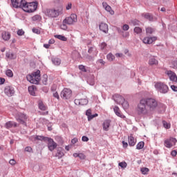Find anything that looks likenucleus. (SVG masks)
<instances>
[{"mask_svg":"<svg viewBox=\"0 0 177 177\" xmlns=\"http://www.w3.org/2000/svg\"><path fill=\"white\" fill-rule=\"evenodd\" d=\"M19 8L23 9L24 12L26 13H34L37 8H38V3L37 2H31L27 3L26 1H21V5H19Z\"/></svg>","mask_w":177,"mask_h":177,"instance_id":"nucleus-1","label":"nucleus"},{"mask_svg":"<svg viewBox=\"0 0 177 177\" xmlns=\"http://www.w3.org/2000/svg\"><path fill=\"white\" fill-rule=\"evenodd\" d=\"M136 111L138 115H147V114H149L150 111L145 100L142 99L140 100L137 105Z\"/></svg>","mask_w":177,"mask_h":177,"instance_id":"nucleus-2","label":"nucleus"},{"mask_svg":"<svg viewBox=\"0 0 177 177\" xmlns=\"http://www.w3.org/2000/svg\"><path fill=\"white\" fill-rule=\"evenodd\" d=\"M26 80L27 81L30 82V84H35V85H38L41 80V71L37 70L36 72L28 75V76H26Z\"/></svg>","mask_w":177,"mask_h":177,"instance_id":"nucleus-3","label":"nucleus"},{"mask_svg":"<svg viewBox=\"0 0 177 177\" xmlns=\"http://www.w3.org/2000/svg\"><path fill=\"white\" fill-rule=\"evenodd\" d=\"M142 100H145L149 111L156 110L157 106H158V102L154 98H142Z\"/></svg>","mask_w":177,"mask_h":177,"instance_id":"nucleus-4","label":"nucleus"},{"mask_svg":"<svg viewBox=\"0 0 177 177\" xmlns=\"http://www.w3.org/2000/svg\"><path fill=\"white\" fill-rule=\"evenodd\" d=\"M155 88L156 91H158V92L163 94L168 93V91H169V88H168V86L161 82L156 83Z\"/></svg>","mask_w":177,"mask_h":177,"instance_id":"nucleus-5","label":"nucleus"},{"mask_svg":"<svg viewBox=\"0 0 177 177\" xmlns=\"http://www.w3.org/2000/svg\"><path fill=\"white\" fill-rule=\"evenodd\" d=\"M60 13H62V11H60L59 9H47L45 11L46 16L50 17V19L59 17V16H60Z\"/></svg>","mask_w":177,"mask_h":177,"instance_id":"nucleus-6","label":"nucleus"},{"mask_svg":"<svg viewBox=\"0 0 177 177\" xmlns=\"http://www.w3.org/2000/svg\"><path fill=\"white\" fill-rule=\"evenodd\" d=\"M60 96L62 99L68 100L73 96V91H71L70 88H64L63 91H61Z\"/></svg>","mask_w":177,"mask_h":177,"instance_id":"nucleus-7","label":"nucleus"},{"mask_svg":"<svg viewBox=\"0 0 177 177\" xmlns=\"http://www.w3.org/2000/svg\"><path fill=\"white\" fill-rule=\"evenodd\" d=\"M78 19H77V15L71 14L70 17L65 18L64 20V24H66L68 26H71L74 24V23H77Z\"/></svg>","mask_w":177,"mask_h":177,"instance_id":"nucleus-8","label":"nucleus"},{"mask_svg":"<svg viewBox=\"0 0 177 177\" xmlns=\"http://www.w3.org/2000/svg\"><path fill=\"white\" fill-rule=\"evenodd\" d=\"M48 142L47 146L50 151H53L56 147H57V143L55 142V140L50 138H46Z\"/></svg>","mask_w":177,"mask_h":177,"instance_id":"nucleus-9","label":"nucleus"},{"mask_svg":"<svg viewBox=\"0 0 177 177\" xmlns=\"http://www.w3.org/2000/svg\"><path fill=\"white\" fill-rule=\"evenodd\" d=\"M177 140L175 138H170L169 139H167L165 140V146L167 149H171L173 146H175L176 145Z\"/></svg>","mask_w":177,"mask_h":177,"instance_id":"nucleus-10","label":"nucleus"},{"mask_svg":"<svg viewBox=\"0 0 177 177\" xmlns=\"http://www.w3.org/2000/svg\"><path fill=\"white\" fill-rule=\"evenodd\" d=\"M15 88L13 86H7L4 88V93L8 96V97H11L15 95Z\"/></svg>","mask_w":177,"mask_h":177,"instance_id":"nucleus-11","label":"nucleus"},{"mask_svg":"<svg viewBox=\"0 0 177 177\" xmlns=\"http://www.w3.org/2000/svg\"><path fill=\"white\" fill-rule=\"evenodd\" d=\"M165 74L168 75L170 81H173V82H177V76L176 74L172 71H166Z\"/></svg>","mask_w":177,"mask_h":177,"instance_id":"nucleus-12","label":"nucleus"},{"mask_svg":"<svg viewBox=\"0 0 177 177\" xmlns=\"http://www.w3.org/2000/svg\"><path fill=\"white\" fill-rule=\"evenodd\" d=\"M74 102L75 104L79 106H86L89 103V101L86 98L75 99Z\"/></svg>","mask_w":177,"mask_h":177,"instance_id":"nucleus-13","label":"nucleus"},{"mask_svg":"<svg viewBox=\"0 0 177 177\" xmlns=\"http://www.w3.org/2000/svg\"><path fill=\"white\" fill-rule=\"evenodd\" d=\"M25 120H27V115L24 113H19V118H17V121L20 122L22 125H27Z\"/></svg>","mask_w":177,"mask_h":177,"instance_id":"nucleus-14","label":"nucleus"},{"mask_svg":"<svg viewBox=\"0 0 177 177\" xmlns=\"http://www.w3.org/2000/svg\"><path fill=\"white\" fill-rule=\"evenodd\" d=\"M113 99L114 102H115V103H117L118 104H121V103H122V102H124V100H125V98H124L120 94L113 95Z\"/></svg>","mask_w":177,"mask_h":177,"instance_id":"nucleus-15","label":"nucleus"},{"mask_svg":"<svg viewBox=\"0 0 177 177\" xmlns=\"http://www.w3.org/2000/svg\"><path fill=\"white\" fill-rule=\"evenodd\" d=\"M154 41H157V37H147L142 39V42L148 45H150V44H153Z\"/></svg>","mask_w":177,"mask_h":177,"instance_id":"nucleus-16","label":"nucleus"},{"mask_svg":"<svg viewBox=\"0 0 177 177\" xmlns=\"http://www.w3.org/2000/svg\"><path fill=\"white\" fill-rule=\"evenodd\" d=\"M99 28L100 31H102V32H104L105 34H107L109 32V25L104 22H102L99 25Z\"/></svg>","mask_w":177,"mask_h":177,"instance_id":"nucleus-17","label":"nucleus"},{"mask_svg":"<svg viewBox=\"0 0 177 177\" xmlns=\"http://www.w3.org/2000/svg\"><path fill=\"white\" fill-rule=\"evenodd\" d=\"M149 66H158V60L156 59V57L151 56L149 57V59L148 62Z\"/></svg>","mask_w":177,"mask_h":177,"instance_id":"nucleus-18","label":"nucleus"},{"mask_svg":"<svg viewBox=\"0 0 177 177\" xmlns=\"http://www.w3.org/2000/svg\"><path fill=\"white\" fill-rule=\"evenodd\" d=\"M5 128L9 129V128H17V124L13 121H8L5 124Z\"/></svg>","mask_w":177,"mask_h":177,"instance_id":"nucleus-19","label":"nucleus"},{"mask_svg":"<svg viewBox=\"0 0 177 177\" xmlns=\"http://www.w3.org/2000/svg\"><path fill=\"white\" fill-rule=\"evenodd\" d=\"M102 6L106 12H109L110 15H114V10L111 9V7L107 4L106 2H102Z\"/></svg>","mask_w":177,"mask_h":177,"instance_id":"nucleus-20","label":"nucleus"},{"mask_svg":"<svg viewBox=\"0 0 177 177\" xmlns=\"http://www.w3.org/2000/svg\"><path fill=\"white\" fill-rule=\"evenodd\" d=\"M63 156H64V152L63 148H62V147L57 148V153L55 154V157H57V158L60 159Z\"/></svg>","mask_w":177,"mask_h":177,"instance_id":"nucleus-21","label":"nucleus"},{"mask_svg":"<svg viewBox=\"0 0 177 177\" xmlns=\"http://www.w3.org/2000/svg\"><path fill=\"white\" fill-rule=\"evenodd\" d=\"M21 1H26V0H11V3L13 8L18 9L20 5H21Z\"/></svg>","mask_w":177,"mask_h":177,"instance_id":"nucleus-22","label":"nucleus"},{"mask_svg":"<svg viewBox=\"0 0 177 177\" xmlns=\"http://www.w3.org/2000/svg\"><path fill=\"white\" fill-rule=\"evenodd\" d=\"M6 57H7V59H9L10 60H15L17 59V55L14 53L8 52L6 53Z\"/></svg>","mask_w":177,"mask_h":177,"instance_id":"nucleus-23","label":"nucleus"},{"mask_svg":"<svg viewBox=\"0 0 177 177\" xmlns=\"http://www.w3.org/2000/svg\"><path fill=\"white\" fill-rule=\"evenodd\" d=\"M113 111L118 117H120V118H124V117H125L122 113H121V111H120V108L118 106H115L113 108Z\"/></svg>","mask_w":177,"mask_h":177,"instance_id":"nucleus-24","label":"nucleus"},{"mask_svg":"<svg viewBox=\"0 0 177 177\" xmlns=\"http://www.w3.org/2000/svg\"><path fill=\"white\" fill-rule=\"evenodd\" d=\"M1 37L4 41H9L10 39V32L3 31L1 33Z\"/></svg>","mask_w":177,"mask_h":177,"instance_id":"nucleus-25","label":"nucleus"},{"mask_svg":"<svg viewBox=\"0 0 177 177\" xmlns=\"http://www.w3.org/2000/svg\"><path fill=\"white\" fill-rule=\"evenodd\" d=\"M28 92L32 96H35V92H37V86L34 85L29 86Z\"/></svg>","mask_w":177,"mask_h":177,"instance_id":"nucleus-26","label":"nucleus"},{"mask_svg":"<svg viewBox=\"0 0 177 177\" xmlns=\"http://www.w3.org/2000/svg\"><path fill=\"white\" fill-rule=\"evenodd\" d=\"M32 140L35 142V140H44V142H46V139H48V137H44L42 136H35L32 137Z\"/></svg>","mask_w":177,"mask_h":177,"instance_id":"nucleus-27","label":"nucleus"},{"mask_svg":"<svg viewBox=\"0 0 177 177\" xmlns=\"http://www.w3.org/2000/svg\"><path fill=\"white\" fill-rule=\"evenodd\" d=\"M136 145V140H135V138L133 136H129V145L132 147Z\"/></svg>","mask_w":177,"mask_h":177,"instance_id":"nucleus-28","label":"nucleus"},{"mask_svg":"<svg viewBox=\"0 0 177 177\" xmlns=\"http://www.w3.org/2000/svg\"><path fill=\"white\" fill-rule=\"evenodd\" d=\"M110 122L111 121L109 120H105L103 122L102 127H103L104 131H109V128H110Z\"/></svg>","mask_w":177,"mask_h":177,"instance_id":"nucleus-29","label":"nucleus"},{"mask_svg":"<svg viewBox=\"0 0 177 177\" xmlns=\"http://www.w3.org/2000/svg\"><path fill=\"white\" fill-rule=\"evenodd\" d=\"M142 17H145V19H147V20H149V21H153V15L150 13H145L142 14Z\"/></svg>","mask_w":177,"mask_h":177,"instance_id":"nucleus-30","label":"nucleus"},{"mask_svg":"<svg viewBox=\"0 0 177 177\" xmlns=\"http://www.w3.org/2000/svg\"><path fill=\"white\" fill-rule=\"evenodd\" d=\"M51 61L55 66H60L62 64V59L60 58H52Z\"/></svg>","mask_w":177,"mask_h":177,"instance_id":"nucleus-31","label":"nucleus"},{"mask_svg":"<svg viewBox=\"0 0 177 177\" xmlns=\"http://www.w3.org/2000/svg\"><path fill=\"white\" fill-rule=\"evenodd\" d=\"M147 35H150V34H153L156 32V28L151 27H147L145 28Z\"/></svg>","mask_w":177,"mask_h":177,"instance_id":"nucleus-32","label":"nucleus"},{"mask_svg":"<svg viewBox=\"0 0 177 177\" xmlns=\"http://www.w3.org/2000/svg\"><path fill=\"white\" fill-rule=\"evenodd\" d=\"M157 107L160 111H165L167 106L162 103H158Z\"/></svg>","mask_w":177,"mask_h":177,"instance_id":"nucleus-33","label":"nucleus"},{"mask_svg":"<svg viewBox=\"0 0 177 177\" xmlns=\"http://www.w3.org/2000/svg\"><path fill=\"white\" fill-rule=\"evenodd\" d=\"M55 38H57V39H59L60 41H67V37H66L64 35H55Z\"/></svg>","mask_w":177,"mask_h":177,"instance_id":"nucleus-34","label":"nucleus"},{"mask_svg":"<svg viewBox=\"0 0 177 177\" xmlns=\"http://www.w3.org/2000/svg\"><path fill=\"white\" fill-rule=\"evenodd\" d=\"M32 21H41L42 20V17L39 15H36L32 17Z\"/></svg>","mask_w":177,"mask_h":177,"instance_id":"nucleus-35","label":"nucleus"},{"mask_svg":"<svg viewBox=\"0 0 177 177\" xmlns=\"http://www.w3.org/2000/svg\"><path fill=\"white\" fill-rule=\"evenodd\" d=\"M143 147H145V142L143 141L139 142L136 145L137 150H142Z\"/></svg>","mask_w":177,"mask_h":177,"instance_id":"nucleus-36","label":"nucleus"},{"mask_svg":"<svg viewBox=\"0 0 177 177\" xmlns=\"http://www.w3.org/2000/svg\"><path fill=\"white\" fill-rule=\"evenodd\" d=\"M120 104H122L124 110H127V109L129 107V104L128 103V101H126L125 100H123V102L120 103Z\"/></svg>","mask_w":177,"mask_h":177,"instance_id":"nucleus-37","label":"nucleus"},{"mask_svg":"<svg viewBox=\"0 0 177 177\" xmlns=\"http://www.w3.org/2000/svg\"><path fill=\"white\" fill-rule=\"evenodd\" d=\"M39 110H41L42 111H45V110H46V106H45V104H44V102H40L39 103Z\"/></svg>","mask_w":177,"mask_h":177,"instance_id":"nucleus-38","label":"nucleus"},{"mask_svg":"<svg viewBox=\"0 0 177 177\" xmlns=\"http://www.w3.org/2000/svg\"><path fill=\"white\" fill-rule=\"evenodd\" d=\"M106 59L108 60H109V62H113V60H114L115 59V56H114L113 55H112L111 53H109L106 55Z\"/></svg>","mask_w":177,"mask_h":177,"instance_id":"nucleus-39","label":"nucleus"},{"mask_svg":"<svg viewBox=\"0 0 177 177\" xmlns=\"http://www.w3.org/2000/svg\"><path fill=\"white\" fill-rule=\"evenodd\" d=\"M6 75H7V77H10V78H12V77H13V71H12V70L10 69H8L6 71Z\"/></svg>","mask_w":177,"mask_h":177,"instance_id":"nucleus-40","label":"nucleus"},{"mask_svg":"<svg viewBox=\"0 0 177 177\" xmlns=\"http://www.w3.org/2000/svg\"><path fill=\"white\" fill-rule=\"evenodd\" d=\"M133 32L136 34H142V28L140 27H135L133 29Z\"/></svg>","mask_w":177,"mask_h":177,"instance_id":"nucleus-41","label":"nucleus"},{"mask_svg":"<svg viewBox=\"0 0 177 177\" xmlns=\"http://www.w3.org/2000/svg\"><path fill=\"white\" fill-rule=\"evenodd\" d=\"M163 127L166 129H169L171 128V124H169L168 122H167L165 120L162 121Z\"/></svg>","mask_w":177,"mask_h":177,"instance_id":"nucleus-42","label":"nucleus"},{"mask_svg":"<svg viewBox=\"0 0 177 177\" xmlns=\"http://www.w3.org/2000/svg\"><path fill=\"white\" fill-rule=\"evenodd\" d=\"M131 23L133 26H139L140 21L138 19H133L131 21Z\"/></svg>","mask_w":177,"mask_h":177,"instance_id":"nucleus-43","label":"nucleus"},{"mask_svg":"<svg viewBox=\"0 0 177 177\" xmlns=\"http://www.w3.org/2000/svg\"><path fill=\"white\" fill-rule=\"evenodd\" d=\"M118 165L121 168H127V167L128 166V164H127V162H119Z\"/></svg>","mask_w":177,"mask_h":177,"instance_id":"nucleus-44","label":"nucleus"},{"mask_svg":"<svg viewBox=\"0 0 177 177\" xmlns=\"http://www.w3.org/2000/svg\"><path fill=\"white\" fill-rule=\"evenodd\" d=\"M171 67L175 70H177V60L171 62Z\"/></svg>","mask_w":177,"mask_h":177,"instance_id":"nucleus-45","label":"nucleus"},{"mask_svg":"<svg viewBox=\"0 0 177 177\" xmlns=\"http://www.w3.org/2000/svg\"><path fill=\"white\" fill-rule=\"evenodd\" d=\"M95 50H96V48L90 47L88 50V53H89L90 55H92V53H93V52H95Z\"/></svg>","mask_w":177,"mask_h":177,"instance_id":"nucleus-46","label":"nucleus"},{"mask_svg":"<svg viewBox=\"0 0 177 177\" xmlns=\"http://www.w3.org/2000/svg\"><path fill=\"white\" fill-rule=\"evenodd\" d=\"M100 49L102 50L106 49V48H107V44H106V42H102L101 44H100Z\"/></svg>","mask_w":177,"mask_h":177,"instance_id":"nucleus-47","label":"nucleus"},{"mask_svg":"<svg viewBox=\"0 0 177 177\" xmlns=\"http://www.w3.org/2000/svg\"><path fill=\"white\" fill-rule=\"evenodd\" d=\"M149 171V169L147 167L142 168L141 169V172L143 175H146Z\"/></svg>","mask_w":177,"mask_h":177,"instance_id":"nucleus-48","label":"nucleus"},{"mask_svg":"<svg viewBox=\"0 0 177 177\" xmlns=\"http://www.w3.org/2000/svg\"><path fill=\"white\" fill-rule=\"evenodd\" d=\"M97 115H99L97 113H95L93 115H91V116H89L88 118V121H92V120H93V118H95V117H97Z\"/></svg>","mask_w":177,"mask_h":177,"instance_id":"nucleus-49","label":"nucleus"},{"mask_svg":"<svg viewBox=\"0 0 177 177\" xmlns=\"http://www.w3.org/2000/svg\"><path fill=\"white\" fill-rule=\"evenodd\" d=\"M79 69H80L81 71H83V73H86V68H85V66L84 65H80Z\"/></svg>","mask_w":177,"mask_h":177,"instance_id":"nucleus-50","label":"nucleus"},{"mask_svg":"<svg viewBox=\"0 0 177 177\" xmlns=\"http://www.w3.org/2000/svg\"><path fill=\"white\" fill-rule=\"evenodd\" d=\"M85 57L87 60H89L90 62L93 61V57L92 55H86Z\"/></svg>","mask_w":177,"mask_h":177,"instance_id":"nucleus-51","label":"nucleus"},{"mask_svg":"<svg viewBox=\"0 0 177 177\" xmlns=\"http://www.w3.org/2000/svg\"><path fill=\"white\" fill-rule=\"evenodd\" d=\"M66 24H64V21H63L62 24L61 25L62 30H67V25Z\"/></svg>","mask_w":177,"mask_h":177,"instance_id":"nucleus-52","label":"nucleus"},{"mask_svg":"<svg viewBox=\"0 0 177 177\" xmlns=\"http://www.w3.org/2000/svg\"><path fill=\"white\" fill-rule=\"evenodd\" d=\"M32 32H34L35 34H41V30L37 29V28H33L32 30Z\"/></svg>","mask_w":177,"mask_h":177,"instance_id":"nucleus-53","label":"nucleus"},{"mask_svg":"<svg viewBox=\"0 0 177 177\" xmlns=\"http://www.w3.org/2000/svg\"><path fill=\"white\" fill-rule=\"evenodd\" d=\"M123 31H128L129 30V26L128 24H124L122 26Z\"/></svg>","mask_w":177,"mask_h":177,"instance_id":"nucleus-54","label":"nucleus"},{"mask_svg":"<svg viewBox=\"0 0 177 177\" xmlns=\"http://www.w3.org/2000/svg\"><path fill=\"white\" fill-rule=\"evenodd\" d=\"M53 95L54 97H55V99H57V100H59V99H60V97L59 96V93H57V91H55L53 93Z\"/></svg>","mask_w":177,"mask_h":177,"instance_id":"nucleus-55","label":"nucleus"},{"mask_svg":"<svg viewBox=\"0 0 177 177\" xmlns=\"http://www.w3.org/2000/svg\"><path fill=\"white\" fill-rule=\"evenodd\" d=\"M25 151H27L28 153H31L32 152V148H31V147H26L25 148Z\"/></svg>","mask_w":177,"mask_h":177,"instance_id":"nucleus-56","label":"nucleus"},{"mask_svg":"<svg viewBox=\"0 0 177 177\" xmlns=\"http://www.w3.org/2000/svg\"><path fill=\"white\" fill-rule=\"evenodd\" d=\"M92 115V110L91 109H88L86 111V115L87 116V118H88L89 116H91Z\"/></svg>","mask_w":177,"mask_h":177,"instance_id":"nucleus-57","label":"nucleus"},{"mask_svg":"<svg viewBox=\"0 0 177 177\" xmlns=\"http://www.w3.org/2000/svg\"><path fill=\"white\" fill-rule=\"evenodd\" d=\"M17 35L21 36V35H24V30H23L22 29H20L17 31Z\"/></svg>","mask_w":177,"mask_h":177,"instance_id":"nucleus-58","label":"nucleus"},{"mask_svg":"<svg viewBox=\"0 0 177 177\" xmlns=\"http://www.w3.org/2000/svg\"><path fill=\"white\" fill-rule=\"evenodd\" d=\"M82 142H88L89 138L88 137H86V136H83L82 137Z\"/></svg>","mask_w":177,"mask_h":177,"instance_id":"nucleus-59","label":"nucleus"},{"mask_svg":"<svg viewBox=\"0 0 177 177\" xmlns=\"http://www.w3.org/2000/svg\"><path fill=\"white\" fill-rule=\"evenodd\" d=\"M122 35L123 37V38H128V37H129V32H124L122 33Z\"/></svg>","mask_w":177,"mask_h":177,"instance_id":"nucleus-60","label":"nucleus"},{"mask_svg":"<svg viewBox=\"0 0 177 177\" xmlns=\"http://www.w3.org/2000/svg\"><path fill=\"white\" fill-rule=\"evenodd\" d=\"M177 155V151L176 150H173L171 152V156H172V157H176Z\"/></svg>","mask_w":177,"mask_h":177,"instance_id":"nucleus-61","label":"nucleus"},{"mask_svg":"<svg viewBox=\"0 0 177 177\" xmlns=\"http://www.w3.org/2000/svg\"><path fill=\"white\" fill-rule=\"evenodd\" d=\"M73 6V4L71 3H68V5L66 7V10H70Z\"/></svg>","mask_w":177,"mask_h":177,"instance_id":"nucleus-62","label":"nucleus"},{"mask_svg":"<svg viewBox=\"0 0 177 177\" xmlns=\"http://www.w3.org/2000/svg\"><path fill=\"white\" fill-rule=\"evenodd\" d=\"M87 82H88V84H89V85H91V86L95 85V80H91H91H88Z\"/></svg>","mask_w":177,"mask_h":177,"instance_id":"nucleus-63","label":"nucleus"},{"mask_svg":"<svg viewBox=\"0 0 177 177\" xmlns=\"http://www.w3.org/2000/svg\"><path fill=\"white\" fill-rule=\"evenodd\" d=\"M171 89H172L174 91V92H177V86L175 85H171Z\"/></svg>","mask_w":177,"mask_h":177,"instance_id":"nucleus-64","label":"nucleus"}]
</instances>
